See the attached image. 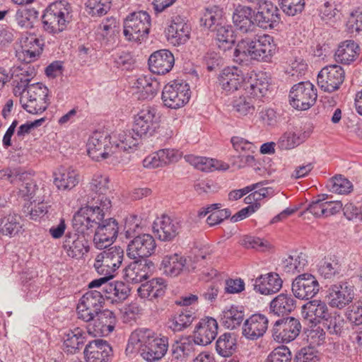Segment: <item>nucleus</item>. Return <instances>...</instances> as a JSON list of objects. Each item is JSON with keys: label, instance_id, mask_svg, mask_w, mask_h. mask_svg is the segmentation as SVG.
<instances>
[{"label": "nucleus", "instance_id": "1", "mask_svg": "<svg viewBox=\"0 0 362 362\" xmlns=\"http://www.w3.org/2000/svg\"><path fill=\"white\" fill-rule=\"evenodd\" d=\"M276 45L274 37L268 34L247 35L238 41L233 52L235 61L241 54L259 62H269L275 54ZM242 62L243 59H240Z\"/></svg>", "mask_w": 362, "mask_h": 362}, {"label": "nucleus", "instance_id": "2", "mask_svg": "<svg viewBox=\"0 0 362 362\" xmlns=\"http://www.w3.org/2000/svg\"><path fill=\"white\" fill-rule=\"evenodd\" d=\"M112 206L108 197H92L88 201V205L81 207L74 214L73 227L78 232L83 233L88 230H92L105 218L106 214Z\"/></svg>", "mask_w": 362, "mask_h": 362}, {"label": "nucleus", "instance_id": "3", "mask_svg": "<svg viewBox=\"0 0 362 362\" xmlns=\"http://www.w3.org/2000/svg\"><path fill=\"white\" fill-rule=\"evenodd\" d=\"M129 344L139 351L144 359L150 362L161 359L169 346L167 337H156L150 329H141L132 333Z\"/></svg>", "mask_w": 362, "mask_h": 362}, {"label": "nucleus", "instance_id": "4", "mask_svg": "<svg viewBox=\"0 0 362 362\" xmlns=\"http://www.w3.org/2000/svg\"><path fill=\"white\" fill-rule=\"evenodd\" d=\"M71 11V4L65 0L49 4L42 16L43 30L52 35L65 30L72 21Z\"/></svg>", "mask_w": 362, "mask_h": 362}, {"label": "nucleus", "instance_id": "5", "mask_svg": "<svg viewBox=\"0 0 362 362\" xmlns=\"http://www.w3.org/2000/svg\"><path fill=\"white\" fill-rule=\"evenodd\" d=\"M127 256L133 262L124 269V279L127 282L139 284L149 278L154 264L149 259L152 250H127Z\"/></svg>", "mask_w": 362, "mask_h": 362}, {"label": "nucleus", "instance_id": "6", "mask_svg": "<svg viewBox=\"0 0 362 362\" xmlns=\"http://www.w3.org/2000/svg\"><path fill=\"white\" fill-rule=\"evenodd\" d=\"M150 27V15L144 11H134L124 19L123 34L129 41L141 42L147 37Z\"/></svg>", "mask_w": 362, "mask_h": 362}, {"label": "nucleus", "instance_id": "7", "mask_svg": "<svg viewBox=\"0 0 362 362\" xmlns=\"http://www.w3.org/2000/svg\"><path fill=\"white\" fill-rule=\"evenodd\" d=\"M26 98L22 96L20 103L28 112L37 115L43 112L49 105V90L42 83L30 84L26 90Z\"/></svg>", "mask_w": 362, "mask_h": 362}, {"label": "nucleus", "instance_id": "8", "mask_svg": "<svg viewBox=\"0 0 362 362\" xmlns=\"http://www.w3.org/2000/svg\"><path fill=\"white\" fill-rule=\"evenodd\" d=\"M104 303L105 298L101 291L90 290L86 292L76 307L78 318L86 322H92L95 315L102 310Z\"/></svg>", "mask_w": 362, "mask_h": 362}, {"label": "nucleus", "instance_id": "9", "mask_svg": "<svg viewBox=\"0 0 362 362\" xmlns=\"http://www.w3.org/2000/svg\"><path fill=\"white\" fill-rule=\"evenodd\" d=\"M317 90L309 81L295 84L289 92V103L298 110H307L316 102Z\"/></svg>", "mask_w": 362, "mask_h": 362}, {"label": "nucleus", "instance_id": "10", "mask_svg": "<svg viewBox=\"0 0 362 362\" xmlns=\"http://www.w3.org/2000/svg\"><path fill=\"white\" fill-rule=\"evenodd\" d=\"M189 86L182 81H174L164 86L162 100L165 106L177 109L188 103L190 98Z\"/></svg>", "mask_w": 362, "mask_h": 362}, {"label": "nucleus", "instance_id": "11", "mask_svg": "<svg viewBox=\"0 0 362 362\" xmlns=\"http://www.w3.org/2000/svg\"><path fill=\"white\" fill-rule=\"evenodd\" d=\"M255 9V23L256 28L263 30L274 29L280 23L279 10L272 1L262 0Z\"/></svg>", "mask_w": 362, "mask_h": 362}, {"label": "nucleus", "instance_id": "12", "mask_svg": "<svg viewBox=\"0 0 362 362\" xmlns=\"http://www.w3.org/2000/svg\"><path fill=\"white\" fill-rule=\"evenodd\" d=\"M301 327L300 320L293 317L279 319L272 327V337L279 343H289L299 335Z\"/></svg>", "mask_w": 362, "mask_h": 362}, {"label": "nucleus", "instance_id": "13", "mask_svg": "<svg viewBox=\"0 0 362 362\" xmlns=\"http://www.w3.org/2000/svg\"><path fill=\"white\" fill-rule=\"evenodd\" d=\"M345 79L344 69L337 64L328 65L321 69L317 75L319 88L327 93L339 90Z\"/></svg>", "mask_w": 362, "mask_h": 362}, {"label": "nucleus", "instance_id": "14", "mask_svg": "<svg viewBox=\"0 0 362 362\" xmlns=\"http://www.w3.org/2000/svg\"><path fill=\"white\" fill-rule=\"evenodd\" d=\"M157 110L148 106L141 110L134 117V131L144 138L152 136L159 127Z\"/></svg>", "mask_w": 362, "mask_h": 362}, {"label": "nucleus", "instance_id": "15", "mask_svg": "<svg viewBox=\"0 0 362 362\" xmlns=\"http://www.w3.org/2000/svg\"><path fill=\"white\" fill-rule=\"evenodd\" d=\"M117 322L115 314L108 310H100L94 320H92L86 326L89 335L96 337L109 335L115 329Z\"/></svg>", "mask_w": 362, "mask_h": 362}, {"label": "nucleus", "instance_id": "16", "mask_svg": "<svg viewBox=\"0 0 362 362\" xmlns=\"http://www.w3.org/2000/svg\"><path fill=\"white\" fill-rule=\"evenodd\" d=\"M234 27L239 33L250 35L255 33V9L240 4L235 6L232 15Z\"/></svg>", "mask_w": 362, "mask_h": 362}, {"label": "nucleus", "instance_id": "17", "mask_svg": "<svg viewBox=\"0 0 362 362\" xmlns=\"http://www.w3.org/2000/svg\"><path fill=\"white\" fill-rule=\"evenodd\" d=\"M124 257V250H103L95 258L94 267L101 275L114 276L115 272L120 267Z\"/></svg>", "mask_w": 362, "mask_h": 362}, {"label": "nucleus", "instance_id": "18", "mask_svg": "<svg viewBox=\"0 0 362 362\" xmlns=\"http://www.w3.org/2000/svg\"><path fill=\"white\" fill-rule=\"evenodd\" d=\"M320 291L318 281L311 274L304 273L295 278L292 283V292L296 298L309 300Z\"/></svg>", "mask_w": 362, "mask_h": 362}, {"label": "nucleus", "instance_id": "19", "mask_svg": "<svg viewBox=\"0 0 362 362\" xmlns=\"http://www.w3.org/2000/svg\"><path fill=\"white\" fill-rule=\"evenodd\" d=\"M327 298L331 307L342 309L353 300L354 286L346 281L334 284L328 288Z\"/></svg>", "mask_w": 362, "mask_h": 362}, {"label": "nucleus", "instance_id": "20", "mask_svg": "<svg viewBox=\"0 0 362 362\" xmlns=\"http://www.w3.org/2000/svg\"><path fill=\"white\" fill-rule=\"evenodd\" d=\"M93 230H95L93 238L95 243L97 245L106 243L105 245L97 246V249H108L117 236L118 224L112 218H105Z\"/></svg>", "mask_w": 362, "mask_h": 362}, {"label": "nucleus", "instance_id": "21", "mask_svg": "<svg viewBox=\"0 0 362 362\" xmlns=\"http://www.w3.org/2000/svg\"><path fill=\"white\" fill-rule=\"evenodd\" d=\"M83 354L86 362H108L113 355L111 346L103 339L90 341Z\"/></svg>", "mask_w": 362, "mask_h": 362}, {"label": "nucleus", "instance_id": "22", "mask_svg": "<svg viewBox=\"0 0 362 362\" xmlns=\"http://www.w3.org/2000/svg\"><path fill=\"white\" fill-rule=\"evenodd\" d=\"M148 64L151 72L164 75L172 70L175 64V57L170 50L160 49L150 55Z\"/></svg>", "mask_w": 362, "mask_h": 362}, {"label": "nucleus", "instance_id": "23", "mask_svg": "<svg viewBox=\"0 0 362 362\" xmlns=\"http://www.w3.org/2000/svg\"><path fill=\"white\" fill-rule=\"evenodd\" d=\"M269 320L262 314H253L243 325V335L249 340H257L263 337L268 329Z\"/></svg>", "mask_w": 362, "mask_h": 362}, {"label": "nucleus", "instance_id": "24", "mask_svg": "<svg viewBox=\"0 0 362 362\" xmlns=\"http://www.w3.org/2000/svg\"><path fill=\"white\" fill-rule=\"evenodd\" d=\"M218 334V322L213 317L202 319L195 326L194 338L198 345L206 346L211 343Z\"/></svg>", "mask_w": 362, "mask_h": 362}, {"label": "nucleus", "instance_id": "25", "mask_svg": "<svg viewBox=\"0 0 362 362\" xmlns=\"http://www.w3.org/2000/svg\"><path fill=\"white\" fill-rule=\"evenodd\" d=\"M180 228L179 222L167 215L157 218L153 225L154 233L160 240L165 242L173 240L179 233Z\"/></svg>", "mask_w": 362, "mask_h": 362}, {"label": "nucleus", "instance_id": "26", "mask_svg": "<svg viewBox=\"0 0 362 362\" xmlns=\"http://www.w3.org/2000/svg\"><path fill=\"white\" fill-rule=\"evenodd\" d=\"M244 81L243 72L236 66L223 69L218 78V86L226 94L237 90Z\"/></svg>", "mask_w": 362, "mask_h": 362}, {"label": "nucleus", "instance_id": "27", "mask_svg": "<svg viewBox=\"0 0 362 362\" xmlns=\"http://www.w3.org/2000/svg\"><path fill=\"white\" fill-rule=\"evenodd\" d=\"M108 144L110 139L100 132H94L87 142L88 156L96 161L108 158Z\"/></svg>", "mask_w": 362, "mask_h": 362}, {"label": "nucleus", "instance_id": "28", "mask_svg": "<svg viewBox=\"0 0 362 362\" xmlns=\"http://www.w3.org/2000/svg\"><path fill=\"white\" fill-rule=\"evenodd\" d=\"M168 40L175 45L185 43L189 38V27L180 16L172 18L171 23L167 28Z\"/></svg>", "mask_w": 362, "mask_h": 362}, {"label": "nucleus", "instance_id": "29", "mask_svg": "<svg viewBox=\"0 0 362 362\" xmlns=\"http://www.w3.org/2000/svg\"><path fill=\"white\" fill-rule=\"evenodd\" d=\"M253 281V289L263 295L278 292L281 288L283 283L279 275L273 272L260 275Z\"/></svg>", "mask_w": 362, "mask_h": 362}, {"label": "nucleus", "instance_id": "30", "mask_svg": "<svg viewBox=\"0 0 362 362\" xmlns=\"http://www.w3.org/2000/svg\"><path fill=\"white\" fill-rule=\"evenodd\" d=\"M302 315L311 323H318L326 320L329 313L327 304L322 300H310L303 305Z\"/></svg>", "mask_w": 362, "mask_h": 362}, {"label": "nucleus", "instance_id": "31", "mask_svg": "<svg viewBox=\"0 0 362 362\" xmlns=\"http://www.w3.org/2000/svg\"><path fill=\"white\" fill-rule=\"evenodd\" d=\"M79 182V174L71 167L59 168L54 173V184L59 190H70Z\"/></svg>", "mask_w": 362, "mask_h": 362}, {"label": "nucleus", "instance_id": "32", "mask_svg": "<svg viewBox=\"0 0 362 362\" xmlns=\"http://www.w3.org/2000/svg\"><path fill=\"white\" fill-rule=\"evenodd\" d=\"M166 281L163 278H155L142 284L137 289L139 296L142 298L154 300L163 297L166 291Z\"/></svg>", "mask_w": 362, "mask_h": 362}, {"label": "nucleus", "instance_id": "33", "mask_svg": "<svg viewBox=\"0 0 362 362\" xmlns=\"http://www.w3.org/2000/svg\"><path fill=\"white\" fill-rule=\"evenodd\" d=\"M196 318L194 310L183 308L171 315L168 321V327L175 332H181L190 326Z\"/></svg>", "mask_w": 362, "mask_h": 362}, {"label": "nucleus", "instance_id": "34", "mask_svg": "<svg viewBox=\"0 0 362 362\" xmlns=\"http://www.w3.org/2000/svg\"><path fill=\"white\" fill-rule=\"evenodd\" d=\"M360 53L358 45L354 40H345L339 45L334 54L337 62L350 64L356 60Z\"/></svg>", "mask_w": 362, "mask_h": 362}, {"label": "nucleus", "instance_id": "35", "mask_svg": "<svg viewBox=\"0 0 362 362\" xmlns=\"http://www.w3.org/2000/svg\"><path fill=\"white\" fill-rule=\"evenodd\" d=\"M244 318V308L241 305H232L223 310L221 322L225 327L234 329L241 325Z\"/></svg>", "mask_w": 362, "mask_h": 362}, {"label": "nucleus", "instance_id": "36", "mask_svg": "<svg viewBox=\"0 0 362 362\" xmlns=\"http://www.w3.org/2000/svg\"><path fill=\"white\" fill-rule=\"evenodd\" d=\"M130 288L123 281L109 282L105 286V299L109 300L112 303H118L126 300L129 296Z\"/></svg>", "mask_w": 362, "mask_h": 362}, {"label": "nucleus", "instance_id": "37", "mask_svg": "<svg viewBox=\"0 0 362 362\" xmlns=\"http://www.w3.org/2000/svg\"><path fill=\"white\" fill-rule=\"evenodd\" d=\"M296 307V300L291 295L281 293L270 302V310L276 315L290 314Z\"/></svg>", "mask_w": 362, "mask_h": 362}, {"label": "nucleus", "instance_id": "38", "mask_svg": "<svg viewBox=\"0 0 362 362\" xmlns=\"http://www.w3.org/2000/svg\"><path fill=\"white\" fill-rule=\"evenodd\" d=\"M87 333V330L85 331L78 327L68 330L64 337V344L67 349V351L75 353L79 350L86 341Z\"/></svg>", "mask_w": 362, "mask_h": 362}, {"label": "nucleus", "instance_id": "39", "mask_svg": "<svg viewBox=\"0 0 362 362\" xmlns=\"http://www.w3.org/2000/svg\"><path fill=\"white\" fill-rule=\"evenodd\" d=\"M134 87L141 91L143 99H152L157 94L160 83L151 75H141L134 83Z\"/></svg>", "mask_w": 362, "mask_h": 362}, {"label": "nucleus", "instance_id": "40", "mask_svg": "<svg viewBox=\"0 0 362 362\" xmlns=\"http://www.w3.org/2000/svg\"><path fill=\"white\" fill-rule=\"evenodd\" d=\"M341 271L339 257L335 254L325 256L319 263L318 272L325 279H332Z\"/></svg>", "mask_w": 362, "mask_h": 362}, {"label": "nucleus", "instance_id": "41", "mask_svg": "<svg viewBox=\"0 0 362 362\" xmlns=\"http://www.w3.org/2000/svg\"><path fill=\"white\" fill-rule=\"evenodd\" d=\"M117 22L113 17L106 18L100 24L101 30V44L108 49L113 47L116 44V33H117Z\"/></svg>", "mask_w": 362, "mask_h": 362}, {"label": "nucleus", "instance_id": "42", "mask_svg": "<svg viewBox=\"0 0 362 362\" xmlns=\"http://www.w3.org/2000/svg\"><path fill=\"white\" fill-rule=\"evenodd\" d=\"M185 159L197 170L203 172H211L216 170H225L223 165L218 160L194 155L185 156Z\"/></svg>", "mask_w": 362, "mask_h": 362}, {"label": "nucleus", "instance_id": "43", "mask_svg": "<svg viewBox=\"0 0 362 362\" xmlns=\"http://www.w3.org/2000/svg\"><path fill=\"white\" fill-rule=\"evenodd\" d=\"M308 136L306 132H286L279 139L277 146L281 150L293 149L304 142Z\"/></svg>", "mask_w": 362, "mask_h": 362}, {"label": "nucleus", "instance_id": "44", "mask_svg": "<svg viewBox=\"0 0 362 362\" xmlns=\"http://www.w3.org/2000/svg\"><path fill=\"white\" fill-rule=\"evenodd\" d=\"M21 217L15 213L8 214L0 218V232L5 235L14 237L22 228Z\"/></svg>", "mask_w": 362, "mask_h": 362}, {"label": "nucleus", "instance_id": "45", "mask_svg": "<svg viewBox=\"0 0 362 362\" xmlns=\"http://www.w3.org/2000/svg\"><path fill=\"white\" fill-rule=\"evenodd\" d=\"M186 264V259L175 253L165 256L162 261L163 272L167 276H177L182 271Z\"/></svg>", "mask_w": 362, "mask_h": 362}, {"label": "nucleus", "instance_id": "46", "mask_svg": "<svg viewBox=\"0 0 362 362\" xmlns=\"http://www.w3.org/2000/svg\"><path fill=\"white\" fill-rule=\"evenodd\" d=\"M237 348L236 339L230 333L221 334L216 342V350L223 357L231 356Z\"/></svg>", "mask_w": 362, "mask_h": 362}, {"label": "nucleus", "instance_id": "47", "mask_svg": "<svg viewBox=\"0 0 362 362\" xmlns=\"http://www.w3.org/2000/svg\"><path fill=\"white\" fill-rule=\"evenodd\" d=\"M197 345L198 344L195 342L194 337L189 336L182 338L172 345V354L176 358L189 356L194 352Z\"/></svg>", "mask_w": 362, "mask_h": 362}, {"label": "nucleus", "instance_id": "48", "mask_svg": "<svg viewBox=\"0 0 362 362\" xmlns=\"http://www.w3.org/2000/svg\"><path fill=\"white\" fill-rule=\"evenodd\" d=\"M269 86V78L266 73L260 72L255 74V78L252 80L250 86L247 87V90L253 98H261L266 94Z\"/></svg>", "mask_w": 362, "mask_h": 362}, {"label": "nucleus", "instance_id": "49", "mask_svg": "<svg viewBox=\"0 0 362 362\" xmlns=\"http://www.w3.org/2000/svg\"><path fill=\"white\" fill-rule=\"evenodd\" d=\"M214 33L216 39L221 43L227 45V47H230L235 42V32L232 25L227 24L225 21L223 23L216 25L211 31Z\"/></svg>", "mask_w": 362, "mask_h": 362}, {"label": "nucleus", "instance_id": "50", "mask_svg": "<svg viewBox=\"0 0 362 362\" xmlns=\"http://www.w3.org/2000/svg\"><path fill=\"white\" fill-rule=\"evenodd\" d=\"M38 15L39 12L35 8H19L16 13L15 20L20 27L30 29L34 27V21Z\"/></svg>", "mask_w": 362, "mask_h": 362}, {"label": "nucleus", "instance_id": "51", "mask_svg": "<svg viewBox=\"0 0 362 362\" xmlns=\"http://www.w3.org/2000/svg\"><path fill=\"white\" fill-rule=\"evenodd\" d=\"M223 11L217 7L206 8L201 17V24L213 30L216 25L223 23Z\"/></svg>", "mask_w": 362, "mask_h": 362}, {"label": "nucleus", "instance_id": "52", "mask_svg": "<svg viewBox=\"0 0 362 362\" xmlns=\"http://www.w3.org/2000/svg\"><path fill=\"white\" fill-rule=\"evenodd\" d=\"M136 131H134V127H132V129L124 131L119 134L118 140L122 144L123 153L134 149L144 138L141 135L136 134Z\"/></svg>", "mask_w": 362, "mask_h": 362}, {"label": "nucleus", "instance_id": "53", "mask_svg": "<svg viewBox=\"0 0 362 362\" xmlns=\"http://www.w3.org/2000/svg\"><path fill=\"white\" fill-rule=\"evenodd\" d=\"M109 177L107 176L103 175L100 173L95 174L90 183V188L92 192L90 199L92 197H100L101 195L107 197L106 195V192L109 189Z\"/></svg>", "mask_w": 362, "mask_h": 362}, {"label": "nucleus", "instance_id": "54", "mask_svg": "<svg viewBox=\"0 0 362 362\" xmlns=\"http://www.w3.org/2000/svg\"><path fill=\"white\" fill-rule=\"evenodd\" d=\"M285 263L288 272H300L308 264V257L302 252L292 250L288 257L286 259Z\"/></svg>", "mask_w": 362, "mask_h": 362}, {"label": "nucleus", "instance_id": "55", "mask_svg": "<svg viewBox=\"0 0 362 362\" xmlns=\"http://www.w3.org/2000/svg\"><path fill=\"white\" fill-rule=\"evenodd\" d=\"M330 192L341 194H347L353 189L352 183L344 176L339 175L333 177L328 183Z\"/></svg>", "mask_w": 362, "mask_h": 362}, {"label": "nucleus", "instance_id": "56", "mask_svg": "<svg viewBox=\"0 0 362 362\" xmlns=\"http://www.w3.org/2000/svg\"><path fill=\"white\" fill-rule=\"evenodd\" d=\"M16 186L18 188V195L25 200L32 199L38 189L36 182L31 178L29 173L25 179L21 180V183Z\"/></svg>", "mask_w": 362, "mask_h": 362}, {"label": "nucleus", "instance_id": "57", "mask_svg": "<svg viewBox=\"0 0 362 362\" xmlns=\"http://www.w3.org/2000/svg\"><path fill=\"white\" fill-rule=\"evenodd\" d=\"M346 28L351 35H362V8L358 7L350 13Z\"/></svg>", "mask_w": 362, "mask_h": 362}, {"label": "nucleus", "instance_id": "58", "mask_svg": "<svg viewBox=\"0 0 362 362\" xmlns=\"http://www.w3.org/2000/svg\"><path fill=\"white\" fill-rule=\"evenodd\" d=\"M233 107L240 116L252 115L255 110L253 100L250 97H239L234 100Z\"/></svg>", "mask_w": 362, "mask_h": 362}, {"label": "nucleus", "instance_id": "59", "mask_svg": "<svg viewBox=\"0 0 362 362\" xmlns=\"http://www.w3.org/2000/svg\"><path fill=\"white\" fill-rule=\"evenodd\" d=\"M86 7L92 16H102L106 14L111 7L110 0H88Z\"/></svg>", "mask_w": 362, "mask_h": 362}, {"label": "nucleus", "instance_id": "60", "mask_svg": "<svg viewBox=\"0 0 362 362\" xmlns=\"http://www.w3.org/2000/svg\"><path fill=\"white\" fill-rule=\"evenodd\" d=\"M279 1L281 9L289 16L300 13L305 5V0H279Z\"/></svg>", "mask_w": 362, "mask_h": 362}, {"label": "nucleus", "instance_id": "61", "mask_svg": "<svg viewBox=\"0 0 362 362\" xmlns=\"http://www.w3.org/2000/svg\"><path fill=\"white\" fill-rule=\"evenodd\" d=\"M156 241L152 235L142 234L135 237L127 245V249H156Z\"/></svg>", "mask_w": 362, "mask_h": 362}, {"label": "nucleus", "instance_id": "62", "mask_svg": "<svg viewBox=\"0 0 362 362\" xmlns=\"http://www.w3.org/2000/svg\"><path fill=\"white\" fill-rule=\"evenodd\" d=\"M321 18L324 21H337L341 18V13L335 2H325L320 8Z\"/></svg>", "mask_w": 362, "mask_h": 362}, {"label": "nucleus", "instance_id": "63", "mask_svg": "<svg viewBox=\"0 0 362 362\" xmlns=\"http://www.w3.org/2000/svg\"><path fill=\"white\" fill-rule=\"evenodd\" d=\"M294 361L295 362H320V356L315 348L306 346L296 353Z\"/></svg>", "mask_w": 362, "mask_h": 362}, {"label": "nucleus", "instance_id": "64", "mask_svg": "<svg viewBox=\"0 0 362 362\" xmlns=\"http://www.w3.org/2000/svg\"><path fill=\"white\" fill-rule=\"evenodd\" d=\"M291 353L285 346L274 349L267 356L266 362H291Z\"/></svg>", "mask_w": 362, "mask_h": 362}]
</instances>
